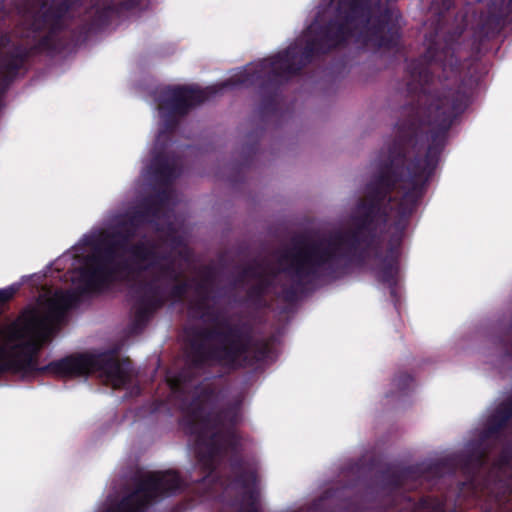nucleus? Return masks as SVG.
Segmentation results:
<instances>
[{
    "mask_svg": "<svg viewBox=\"0 0 512 512\" xmlns=\"http://www.w3.org/2000/svg\"><path fill=\"white\" fill-rule=\"evenodd\" d=\"M372 195L369 196V201ZM362 205L364 213L356 218L355 229H347L343 232H337L325 243L322 241L303 242L294 245L284 251L278 262L282 266L281 270L265 271L269 277L276 279L279 272L288 276L294 284L303 286L319 279L322 272L326 271L328 276L337 272L334 266L336 251L345 247L343 256L349 259L363 260L366 250L373 240V231L370 229L377 211L373 203Z\"/></svg>",
    "mask_w": 512,
    "mask_h": 512,
    "instance_id": "nucleus-6",
    "label": "nucleus"
},
{
    "mask_svg": "<svg viewBox=\"0 0 512 512\" xmlns=\"http://www.w3.org/2000/svg\"><path fill=\"white\" fill-rule=\"evenodd\" d=\"M3 2L4 0H0V12L3 10Z\"/></svg>",
    "mask_w": 512,
    "mask_h": 512,
    "instance_id": "nucleus-37",
    "label": "nucleus"
},
{
    "mask_svg": "<svg viewBox=\"0 0 512 512\" xmlns=\"http://www.w3.org/2000/svg\"><path fill=\"white\" fill-rule=\"evenodd\" d=\"M18 287L10 286L0 289V305L9 302L16 294Z\"/></svg>",
    "mask_w": 512,
    "mask_h": 512,
    "instance_id": "nucleus-33",
    "label": "nucleus"
},
{
    "mask_svg": "<svg viewBox=\"0 0 512 512\" xmlns=\"http://www.w3.org/2000/svg\"><path fill=\"white\" fill-rule=\"evenodd\" d=\"M145 226L141 220V215H138L134 209L119 215L114 223L113 228L122 233H128L134 239L138 235L141 227Z\"/></svg>",
    "mask_w": 512,
    "mask_h": 512,
    "instance_id": "nucleus-24",
    "label": "nucleus"
},
{
    "mask_svg": "<svg viewBox=\"0 0 512 512\" xmlns=\"http://www.w3.org/2000/svg\"><path fill=\"white\" fill-rule=\"evenodd\" d=\"M134 486L110 512H145L158 498L179 492L182 479L172 470L148 472L135 478Z\"/></svg>",
    "mask_w": 512,
    "mask_h": 512,
    "instance_id": "nucleus-10",
    "label": "nucleus"
},
{
    "mask_svg": "<svg viewBox=\"0 0 512 512\" xmlns=\"http://www.w3.org/2000/svg\"><path fill=\"white\" fill-rule=\"evenodd\" d=\"M512 421V400L510 397L502 401L488 418L483 438H491L500 434Z\"/></svg>",
    "mask_w": 512,
    "mask_h": 512,
    "instance_id": "nucleus-20",
    "label": "nucleus"
},
{
    "mask_svg": "<svg viewBox=\"0 0 512 512\" xmlns=\"http://www.w3.org/2000/svg\"><path fill=\"white\" fill-rule=\"evenodd\" d=\"M414 384V378L404 372L398 373L393 379V385L401 394H407Z\"/></svg>",
    "mask_w": 512,
    "mask_h": 512,
    "instance_id": "nucleus-28",
    "label": "nucleus"
},
{
    "mask_svg": "<svg viewBox=\"0 0 512 512\" xmlns=\"http://www.w3.org/2000/svg\"><path fill=\"white\" fill-rule=\"evenodd\" d=\"M80 0H53L41 2L40 10L33 15L32 28L35 32L47 30L32 50L59 52L63 46L59 34L66 29L65 17Z\"/></svg>",
    "mask_w": 512,
    "mask_h": 512,
    "instance_id": "nucleus-12",
    "label": "nucleus"
},
{
    "mask_svg": "<svg viewBox=\"0 0 512 512\" xmlns=\"http://www.w3.org/2000/svg\"><path fill=\"white\" fill-rule=\"evenodd\" d=\"M174 284L170 288L169 297L175 301H181L190 289L189 282L182 277L178 281H172Z\"/></svg>",
    "mask_w": 512,
    "mask_h": 512,
    "instance_id": "nucleus-29",
    "label": "nucleus"
},
{
    "mask_svg": "<svg viewBox=\"0 0 512 512\" xmlns=\"http://www.w3.org/2000/svg\"><path fill=\"white\" fill-rule=\"evenodd\" d=\"M171 242L176 246H180L182 244V239L181 237L174 235L171 237Z\"/></svg>",
    "mask_w": 512,
    "mask_h": 512,
    "instance_id": "nucleus-36",
    "label": "nucleus"
},
{
    "mask_svg": "<svg viewBox=\"0 0 512 512\" xmlns=\"http://www.w3.org/2000/svg\"><path fill=\"white\" fill-rule=\"evenodd\" d=\"M79 285L74 289L56 291L54 295L47 301V313L43 317H48L49 327L52 323H60L66 316V313L77 307L84 296L100 294L106 291L107 285L94 287L89 280L84 277L83 264L79 270Z\"/></svg>",
    "mask_w": 512,
    "mask_h": 512,
    "instance_id": "nucleus-13",
    "label": "nucleus"
},
{
    "mask_svg": "<svg viewBox=\"0 0 512 512\" xmlns=\"http://www.w3.org/2000/svg\"><path fill=\"white\" fill-rule=\"evenodd\" d=\"M257 283L249 287L246 292L248 301L257 307H267L266 296L271 288L274 287V279L264 274L257 279Z\"/></svg>",
    "mask_w": 512,
    "mask_h": 512,
    "instance_id": "nucleus-22",
    "label": "nucleus"
},
{
    "mask_svg": "<svg viewBox=\"0 0 512 512\" xmlns=\"http://www.w3.org/2000/svg\"><path fill=\"white\" fill-rule=\"evenodd\" d=\"M439 6L437 27L425 35V51L406 66L409 100L402 106L397 131L406 124L433 140L443 132V143L454 120L469 105V93L460 80L463 55L460 39L466 27L464 20L452 30L442 25L445 13L454 0H436Z\"/></svg>",
    "mask_w": 512,
    "mask_h": 512,
    "instance_id": "nucleus-2",
    "label": "nucleus"
},
{
    "mask_svg": "<svg viewBox=\"0 0 512 512\" xmlns=\"http://www.w3.org/2000/svg\"><path fill=\"white\" fill-rule=\"evenodd\" d=\"M270 57L260 60L255 68L245 69L230 77L223 83L206 88L188 85L168 86L163 89L157 99L158 111L162 119V133L172 134L176 131L180 120L188 115L194 107L213 98L224 89L238 86H258L260 104L257 112L260 119L266 122L276 115L279 105L281 86L286 79H274Z\"/></svg>",
    "mask_w": 512,
    "mask_h": 512,
    "instance_id": "nucleus-7",
    "label": "nucleus"
},
{
    "mask_svg": "<svg viewBox=\"0 0 512 512\" xmlns=\"http://www.w3.org/2000/svg\"><path fill=\"white\" fill-rule=\"evenodd\" d=\"M51 333L48 317H43L36 307L29 306L13 322L0 327V340L6 344L20 341L15 348H23L38 359Z\"/></svg>",
    "mask_w": 512,
    "mask_h": 512,
    "instance_id": "nucleus-11",
    "label": "nucleus"
},
{
    "mask_svg": "<svg viewBox=\"0 0 512 512\" xmlns=\"http://www.w3.org/2000/svg\"><path fill=\"white\" fill-rule=\"evenodd\" d=\"M216 273L212 266L203 268L202 279L196 285L200 299L195 309L201 311V318H208L219 327H195L188 332V358L193 367L201 369L218 365L229 370L253 368L265 361L271 344L264 338L255 339L248 323L231 325L218 321V313L207 304L208 294L215 283Z\"/></svg>",
    "mask_w": 512,
    "mask_h": 512,
    "instance_id": "nucleus-5",
    "label": "nucleus"
},
{
    "mask_svg": "<svg viewBox=\"0 0 512 512\" xmlns=\"http://www.w3.org/2000/svg\"><path fill=\"white\" fill-rule=\"evenodd\" d=\"M161 206H165L170 200L171 193L168 189H162L151 195Z\"/></svg>",
    "mask_w": 512,
    "mask_h": 512,
    "instance_id": "nucleus-34",
    "label": "nucleus"
},
{
    "mask_svg": "<svg viewBox=\"0 0 512 512\" xmlns=\"http://www.w3.org/2000/svg\"><path fill=\"white\" fill-rule=\"evenodd\" d=\"M353 38L364 47L396 48L401 33L393 9L383 7L381 0H336L335 15L311 28L303 48L294 43L270 56L272 77L288 82L315 58L347 46Z\"/></svg>",
    "mask_w": 512,
    "mask_h": 512,
    "instance_id": "nucleus-3",
    "label": "nucleus"
},
{
    "mask_svg": "<svg viewBox=\"0 0 512 512\" xmlns=\"http://www.w3.org/2000/svg\"><path fill=\"white\" fill-rule=\"evenodd\" d=\"M149 244L150 242L138 241L129 246L127 252L131 255L135 265H131L132 271L130 273H123L120 280L126 279L131 274L141 273L142 271L138 270L140 266H148V264L144 263H146Z\"/></svg>",
    "mask_w": 512,
    "mask_h": 512,
    "instance_id": "nucleus-25",
    "label": "nucleus"
},
{
    "mask_svg": "<svg viewBox=\"0 0 512 512\" xmlns=\"http://www.w3.org/2000/svg\"><path fill=\"white\" fill-rule=\"evenodd\" d=\"M432 476L428 466L410 465L402 468L388 466L380 471L379 477L384 488L394 492L400 489L409 480H419Z\"/></svg>",
    "mask_w": 512,
    "mask_h": 512,
    "instance_id": "nucleus-18",
    "label": "nucleus"
},
{
    "mask_svg": "<svg viewBox=\"0 0 512 512\" xmlns=\"http://www.w3.org/2000/svg\"><path fill=\"white\" fill-rule=\"evenodd\" d=\"M163 209L153 197H146L136 208L134 211L141 215V220L145 225L152 224L156 219L159 218L160 213Z\"/></svg>",
    "mask_w": 512,
    "mask_h": 512,
    "instance_id": "nucleus-26",
    "label": "nucleus"
},
{
    "mask_svg": "<svg viewBox=\"0 0 512 512\" xmlns=\"http://www.w3.org/2000/svg\"><path fill=\"white\" fill-rule=\"evenodd\" d=\"M305 285L306 284H304L303 286H298L295 284L292 286L284 287L282 289V297H283L284 301H286V302L296 301L298 298V287L303 288Z\"/></svg>",
    "mask_w": 512,
    "mask_h": 512,
    "instance_id": "nucleus-32",
    "label": "nucleus"
},
{
    "mask_svg": "<svg viewBox=\"0 0 512 512\" xmlns=\"http://www.w3.org/2000/svg\"><path fill=\"white\" fill-rule=\"evenodd\" d=\"M445 145L443 132L429 140L421 131L406 124L401 125L389 145L387 158L380 163L377 173L366 185L365 196L359 201L352 218L350 229H355L356 218L365 210L362 205H368L369 196L372 195L371 203L377 210L370 226L373 240L363 260L344 257L345 247L337 250L334 266L338 270L332 274L333 277L343 275L351 264H362L366 260L377 241L378 230L386 226L389 214L395 213L386 254L379 265L377 278L389 287L391 297L397 298L399 258L405 231L410 217L425 194L427 183L434 174Z\"/></svg>",
    "mask_w": 512,
    "mask_h": 512,
    "instance_id": "nucleus-1",
    "label": "nucleus"
},
{
    "mask_svg": "<svg viewBox=\"0 0 512 512\" xmlns=\"http://www.w3.org/2000/svg\"><path fill=\"white\" fill-rule=\"evenodd\" d=\"M510 16H512V0L491 3L487 10L481 13L474 29L472 50L480 52L486 41L497 37Z\"/></svg>",
    "mask_w": 512,
    "mask_h": 512,
    "instance_id": "nucleus-14",
    "label": "nucleus"
},
{
    "mask_svg": "<svg viewBox=\"0 0 512 512\" xmlns=\"http://www.w3.org/2000/svg\"><path fill=\"white\" fill-rule=\"evenodd\" d=\"M155 177L164 185H170L177 177V163L174 158L165 154H158L152 161Z\"/></svg>",
    "mask_w": 512,
    "mask_h": 512,
    "instance_id": "nucleus-21",
    "label": "nucleus"
},
{
    "mask_svg": "<svg viewBox=\"0 0 512 512\" xmlns=\"http://www.w3.org/2000/svg\"><path fill=\"white\" fill-rule=\"evenodd\" d=\"M138 291L143 292V294L137 298L134 306L131 323V330L134 333L142 331L154 313L161 309L166 302L161 287L156 285L154 281L141 282Z\"/></svg>",
    "mask_w": 512,
    "mask_h": 512,
    "instance_id": "nucleus-16",
    "label": "nucleus"
},
{
    "mask_svg": "<svg viewBox=\"0 0 512 512\" xmlns=\"http://www.w3.org/2000/svg\"><path fill=\"white\" fill-rule=\"evenodd\" d=\"M509 397H510V399L512 400V395H511V396H509Z\"/></svg>",
    "mask_w": 512,
    "mask_h": 512,
    "instance_id": "nucleus-38",
    "label": "nucleus"
},
{
    "mask_svg": "<svg viewBox=\"0 0 512 512\" xmlns=\"http://www.w3.org/2000/svg\"><path fill=\"white\" fill-rule=\"evenodd\" d=\"M133 240L128 233L115 228L101 230L88 238L87 244L92 248L83 261L84 277L94 287L107 285L109 288L120 281L123 273L132 271L127 260H117L118 251H128Z\"/></svg>",
    "mask_w": 512,
    "mask_h": 512,
    "instance_id": "nucleus-9",
    "label": "nucleus"
},
{
    "mask_svg": "<svg viewBox=\"0 0 512 512\" xmlns=\"http://www.w3.org/2000/svg\"><path fill=\"white\" fill-rule=\"evenodd\" d=\"M30 56L31 49L21 44L14 45L10 51L0 53V77L7 83L12 82Z\"/></svg>",
    "mask_w": 512,
    "mask_h": 512,
    "instance_id": "nucleus-19",
    "label": "nucleus"
},
{
    "mask_svg": "<svg viewBox=\"0 0 512 512\" xmlns=\"http://www.w3.org/2000/svg\"><path fill=\"white\" fill-rule=\"evenodd\" d=\"M258 150V143H252L251 145L247 146V152L250 155H254Z\"/></svg>",
    "mask_w": 512,
    "mask_h": 512,
    "instance_id": "nucleus-35",
    "label": "nucleus"
},
{
    "mask_svg": "<svg viewBox=\"0 0 512 512\" xmlns=\"http://www.w3.org/2000/svg\"><path fill=\"white\" fill-rule=\"evenodd\" d=\"M407 505L412 508L411 512H446L443 502L431 497H422L418 502L409 498Z\"/></svg>",
    "mask_w": 512,
    "mask_h": 512,
    "instance_id": "nucleus-27",
    "label": "nucleus"
},
{
    "mask_svg": "<svg viewBox=\"0 0 512 512\" xmlns=\"http://www.w3.org/2000/svg\"><path fill=\"white\" fill-rule=\"evenodd\" d=\"M265 274V270L262 265L258 262L245 266L239 274V281H243L245 278L259 279Z\"/></svg>",
    "mask_w": 512,
    "mask_h": 512,
    "instance_id": "nucleus-30",
    "label": "nucleus"
},
{
    "mask_svg": "<svg viewBox=\"0 0 512 512\" xmlns=\"http://www.w3.org/2000/svg\"><path fill=\"white\" fill-rule=\"evenodd\" d=\"M217 398V391L211 386L204 387L191 402L190 430L196 434L195 456L205 474L210 476L228 457L229 466L234 473L235 484L243 492L231 501L236 512H261L259 494L255 489L257 473L246 468L242 456L241 437L236 430L239 424L240 405L230 403L216 412L204 413L205 405Z\"/></svg>",
    "mask_w": 512,
    "mask_h": 512,
    "instance_id": "nucleus-4",
    "label": "nucleus"
},
{
    "mask_svg": "<svg viewBox=\"0 0 512 512\" xmlns=\"http://www.w3.org/2000/svg\"><path fill=\"white\" fill-rule=\"evenodd\" d=\"M12 372L28 377L49 373L58 378L84 377L98 372L114 389H122L132 381L133 366L129 358L119 359L118 348L100 353H75L40 367L38 359L23 348L9 350L0 345V373Z\"/></svg>",
    "mask_w": 512,
    "mask_h": 512,
    "instance_id": "nucleus-8",
    "label": "nucleus"
},
{
    "mask_svg": "<svg viewBox=\"0 0 512 512\" xmlns=\"http://www.w3.org/2000/svg\"><path fill=\"white\" fill-rule=\"evenodd\" d=\"M163 263L153 262L148 266H140L139 271H147L150 268H156L157 274L151 281H154L156 285L161 280L167 281H178L182 277V272L176 269L174 261L169 257L168 260H162Z\"/></svg>",
    "mask_w": 512,
    "mask_h": 512,
    "instance_id": "nucleus-23",
    "label": "nucleus"
},
{
    "mask_svg": "<svg viewBox=\"0 0 512 512\" xmlns=\"http://www.w3.org/2000/svg\"><path fill=\"white\" fill-rule=\"evenodd\" d=\"M141 0H121L103 7L92 8L89 12V21L78 27L79 35L87 37L88 35L100 31L110 24L113 16H120L124 12L136 9Z\"/></svg>",
    "mask_w": 512,
    "mask_h": 512,
    "instance_id": "nucleus-17",
    "label": "nucleus"
},
{
    "mask_svg": "<svg viewBox=\"0 0 512 512\" xmlns=\"http://www.w3.org/2000/svg\"><path fill=\"white\" fill-rule=\"evenodd\" d=\"M487 461V452L479 445L471 450L444 458L428 465L432 477H441L446 472H454L460 468L464 475L473 482Z\"/></svg>",
    "mask_w": 512,
    "mask_h": 512,
    "instance_id": "nucleus-15",
    "label": "nucleus"
},
{
    "mask_svg": "<svg viewBox=\"0 0 512 512\" xmlns=\"http://www.w3.org/2000/svg\"><path fill=\"white\" fill-rule=\"evenodd\" d=\"M169 254H159L156 251V247L153 243L150 242L148 247V255L146 256V262L153 263V262H159L162 260H168Z\"/></svg>",
    "mask_w": 512,
    "mask_h": 512,
    "instance_id": "nucleus-31",
    "label": "nucleus"
}]
</instances>
